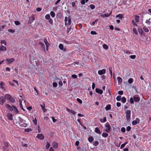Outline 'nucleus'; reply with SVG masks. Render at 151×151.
I'll return each instance as SVG.
<instances>
[{"instance_id": "nucleus-20", "label": "nucleus", "mask_w": 151, "mask_h": 151, "mask_svg": "<svg viewBox=\"0 0 151 151\" xmlns=\"http://www.w3.org/2000/svg\"><path fill=\"white\" fill-rule=\"evenodd\" d=\"M44 42L46 45L47 50V49L48 46L49 45V44L46 39H44Z\"/></svg>"}, {"instance_id": "nucleus-63", "label": "nucleus", "mask_w": 151, "mask_h": 151, "mask_svg": "<svg viewBox=\"0 0 151 151\" xmlns=\"http://www.w3.org/2000/svg\"><path fill=\"white\" fill-rule=\"evenodd\" d=\"M121 130L123 132H125V129L124 127H122L121 129Z\"/></svg>"}, {"instance_id": "nucleus-30", "label": "nucleus", "mask_w": 151, "mask_h": 151, "mask_svg": "<svg viewBox=\"0 0 151 151\" xmlns=\"http://www.w3.org/2000/svg\"><path fill=\"white\" fill-rule=\"evenodd\" d=\"M50 14L51 16L52 17V18L55 17V13H54V12L53 11H51V12H50Z\"/></svg>"}, {"instance_id": "nucleus-48", "label": "nucleus", "mask_w": 151, "mask_h": 151, "mask_svg": "<svg viewBox=\"0 0 151 151\" xmlns=\"http://www.w3.org/2000/svg\"><path fill=\"white\" fill-rule=\"evenodd\" d=\"M128 81L129 83H131L133 81V79L132 78H130L128 80Z\"/></svg>"}, {"instance_id": "nucleus-38", "label": "nucleus", "mask_w": 151, "mask_h": 151, "mask_svg": "<svg viewBox=\"0 0 151 151\" xmlns=\"http://www.w3.org/2000/svg\"><path fill=\"white\" fill-rule=\"evenodd\" d=\"M132 31L136 35L137 34V30L135 28H133L132 29Z\"/></svg>"}, {"instance_id": "nucleus-2", "label": "nucleus", "mask_w": 151, "mask_h": 151, "mask_svg": "<svg viewBox=\"0 0 151 151\" xmlns=\"http://www.w3.org/2000/svg\"><path fill=\"white\" fill-rule=\"evenodd\" d=\"M19 105L21 108L22 109V110H24V108H26V106H27L26 104H27L28 102L27 101L24 100L22 101V100L21 99H20L19 100Z\"/></svg>"}, {"instance_id": "nucleus-33", "label": "nucleus", "mask_w": 151, "mask_h": 151, "mask_svg": "<svg viewBox=\"0 0 151 151\" xmlns=\"http://www.w3.org/2000/svg\"><path fill=\"white\" fill-rule=\"evenodd\" d=\"M116 17H119V18L122 19L124 17L122 14H119L116 16Z\"/></svg>"}, {"instance_id": "nucleus-23", "label": "nucleus", "mask_w": 151, "mask_h": 151, "mask_svg": "<svg viewBox=\"0 0 151 151\" xmlns=\"http://www.w3.org/2000/svg\"><path fill=\"white\" fill-rule=\"evenodd\" d=\"M111 106L110 104H108L105 107V109L106 111L109 110L111 109Z\"/></svg>"}, {"instance_id": "nucleus-41", "label": "nucleus", "mask_w": 151, "mask_h": 151, "mask_svg": "<svg viewBox=\"0 0 151 151\" xmlns=\"http://www.w3.org/2000/svg\"><path fill=\"white\" fill-rule=\"evenodd\" d=\"M45 18L46 19L48 20L50 18V16L49 14H47L45 16Z\"/></svg>"}, {"instance_id": "nucleus-5", "label": "nucleus", "mask_w": 151, "mask_h": 151, "mask_svg": "<svg viewBox=\"0 0 151 151\" xmlns=\"http://www.w3.org/2000/svg\"><path fill=\"white\" fill-rule=\"evenodd\" d=\"M125 113L126 114V119L127 121L130 120V115L131 111L129 110H127L126 111Z\"/></svg>"}, {"instance_id": "nucleus-16", "label": "nucleus", "mask_w": 151, "mask_h": 151, "mask_svg": "<svg viewBox=\"0 0 151 151\" xmlns=\"http://www.w3.org/2000/svg\"><path fill=\"white\" fill-rule=\"evenodd\" d=\"M139 119L138 118H136L135 120L133 121L132 123V125H135L137 124V123L139 122Z\"/></svg>"}, {"instance_id": "nucleus-62", "label": "nucleus", "mask_w": 151, "mask_h": 151, "mask_svg": "<svg viewBox=\"0 0 151 151\" xmlns=\"http://www.w3.org/2000/svg\"><path fill=\"white\" fill-rule=\"evenodd\" d=\"M131 129V128L130 127L128 126L126 128V130L127 131H129Z\"/></svg>"}, {"instance_id": "nucleus-59", "label": "nucleus", "mask_w": 151, "mask_h": 151, "mask_svg": "<svg viewBox=\"0 0 151 151\" xmlns=\"http://www.w3.org/2000/svg\"><path fill=\"white\" fill-rule=\"evenodd\" d=\"M130 58L132 59H134L136 58V55H131L130 56Z\"/></svg>"}, {"instance_id": "nucleus-7", "label": "nucleus", "mask_w": 151, "mask_h": 151, "mask_svg": "<svg viewBox=\"0 0 151 151\" xmlns=\"http://www.w3.org/2000/svg\"><path fill=\"white\" fill-rule=\"evenodd\" d=\"M105 127L107 128V129L105 130V131L108 133L109 132L111 129V127L109 124H108L106 123L105 124Z\"/></svg>"}, {"instance_id": "nucleus-8", "label": "nucleus", "mask_w": 151, "mask_h": 151, "mask_svg": "<svg viewBox=\"0 0 151 151\" xmlns=\"http://www.w3.org/2000/svg\"><path fill=\"white\" fill-rule=\"evenodd\" d=\"M5 97L4 96H1L0 98V104L1 105H3L4 103L6 101Z\"/></svg>"}, {"instance_id": "nucleus-52", "label": "nucleus", "mask_w": 151, "mask_h": 151, "mask_svg": "<svg viewBox=\"0 0 151 151\" xmlns=\"http://www.w3.org/2000/svg\"><path fill=\"white\" fill-rule=\"evenodd\" d=\"M53 86L54 87H56L57 86L58 84L56 82H54L52 83Z\"/></svg>"}, {"instance_id": "nucleus-50", "label": "nucleus", "mask_w": 151, "mask_h": 151, "mask_svg": "<svg viewBox=\"0 0 151 151\" xmlns=\"http://www.w3.org/2000/svg\"><path fill=\"white\" fill-rule=\"evenodd\" d=\"M129 101L131 104H133L134 103L133 99L132 98H131L129 99Z\"/></svg>"}, {"instance_id": "nucleus-56", "label": "nucleus", "mask_w": 151, "mask_h": 151, "mask_svg": "<svg viewBox=\"0 0 151 151\" xmlns=\"http://www.w3.org/2000/svg\"><path fill=\"white\" fill-rule=\"evenodd\" d=\"M90 6L91 8L92 9H94L95 7V6H94V5L93 4H91L90 5Z\"/></svg>"}, {"instance_id": "nucleus-17", "label": "nucleus", "mask_w": 151, "mask_h": 151, "mask_svg": "<svg viewBox=\"0 0 151 151\" xmlns=\"http://www.w3.org/2000/svg\"><path fill=\"white\" fill-rule=\"evenodd\" d=\"M95 91L96 93L101 94H102L103 93V91L102 90L97 88L96 89Z\"/></svg>"}, {"instance_id": "nucleus-35", "label": "nucleus", "mask_w": 151, "mask_h": 151, "mask_svg": "<svg viewBox=\"0 0 151 151\" xmlns=\"http://www.w3.org/2000/svg\"><path fill=\"white\" fill-rule=\"evenodd\" d=\"M39 44L44 49H45V46L44 45V43L42 42H40L39 43Z\"/></svg>"}, {"instance_id": "nucleus-64", "label": "nucleus", "mask_w": 151, "mask_h": 151, "mask_svg": "<svg viewBox=\"0 0 151 151\" xmlns=\"http://www.w3.org/2000/svg\"><path fill=\"white\" fill-rule=\"evenodd\" d=\"M9 84L11 86H14V83L13 82L11 81H9Z\"/></svg>"}, {"instance_id": "nucleus-13", "label": "nucleus", "mask_w": 151, "mask_h": 151, "mask_svg": "<svg viewBox=\"0 0 151 151\" xmlns=\"http://www.w3.org/2000/svg\"><path fill=\"white\" fill-rule=\"evenodd\" d=\"M36 137L40 139L43 140L44 139V137L42 134H38L36 136Z\"/></svg>"}, {"instance_id": "nucleus-27", "label": "nucleus", "mask_w": 151, "mask_h": 151, "mask_svg": "<svg viewBox=\"0 0 151 151\" xmlns=\"http://www.w3.org/2000/svg\"><path fill=\"white\" fill-rule=\"evenodd\" d=\"M53 146L54 148H57L58 146V144L56 142H53Z\"/></svg>"}, {"instance_id": "nucleus-42", "label": "nucleus", "mask_w": 151, "mask_h": 151, "mask_svg": "<svg viewBox=\"0 0 151 151\" xmlns=\"http://www.w3.org/2000/svg\"><path fill=\"white\" fill-rule=\"evenodd\" d=\"M57 17L58 18L60 19L62 17L61 13L60 12L58 13L57 14Z\"/></svg>"}, {"instance_id": "nucleus-29", "label": "nucleus", "mask_w": 151, "mask_h": 151, "mask_svg": "<svg viewBox=\"0 0 151 151\" xmlns=\"http://www.w3.org/2000/svg\"><path fill=\"white\" fill-rule=\"evenodd\" d=\"M128 143V142H125L124 143H123V144H122L121 145V146L120 147V149H122L123 148H124V146H125V145H127V144Z\"/></svg>"}, {"instance_id": "nucleus-12", "label": "nucleus", "mask_w": 151, "mask_h": 151, "mask_svg": "<svg viewBox=\"0 0 151 151\" xmlns=\"http://www.w3.org/2000/svg\"><path fill=\"white\" fill-rule=\"evenodd\" d=\"M6 116L8 119L12 120L13 119V115L10 113H8L6 114Z\"/></svg>"}, {"instance_id": "nucleus-49", "label": "nucleus", "mask_w": 151, "mask_h": 151, "mask_svg": "<svg viewBox=\"0 0 151 151\" xmlns=\"http://www.w3.org/2000/svg\"><path fill=\"white\" fill-rule=\"evenodd\" d=\"M109 71H110V73L111 75V76H112V68L111 67H109Z\"/></svg>"}, {"instance_id": "nucleus-18", "label": "nucleus", "mask_w": 151, "mask_h": 151, "mask_svg": "<svg viewBox=\"0 0 151 151\" xmlns=\"http://www.w3.org/2000/svg\"><path fill=\"white\" fill-rule=\"evenodd\" d=\"M7 50L6 48L3 45H1L0 46V50L1 51H5Z\"/></svg>"}, {"instance_id": "nucleus-61", "label": "nucleus", "mask_w": 151, "mask_h": 151, "mask_svg": "<svg viewBox=\"0 0 151 151\" xmlns=\"http://www.w3.org/2000/svg\"><path fill=\"white\" fill-rule=\"evenodd\" d=\"M132 22L134 26H137V24L135 22L134 20H132Z\"/></svg>"}, {"instance_id": "nucleus-14", "label": "nucleus", "mask_w": 151, "mask_h": 151, "mask_svg": "<svg viewBox=\"0 0 151 151\" xmlns=\"http://www.w3.org/2000/svg\"><path fill=\"white\" fill-rule=\"evenodd\" d=\"M35 19V18L34 16L33 15H32L31 17H30L29 18V23H32L34 20Z\"/></svg>"}, {"instance_id": "nucleus-22", "label": "nucleus", "mask_w": 151, "mask_h": 151, "mask_svg": "<svg viewBox=\"0 0 151 151\" xmlns=\"http://www.w3.org/2000/svg\"><path fill=\"white\" fill-rule=\"evenodd\" d=\"M95 132L96 133L99 134H100L101 133L98 127H96L95 128Z\"/></svg>"}, {"instance_id": "nucleus-57", "label": "nucleus", "mask_w": 151, "mask_h": 151, "mask_svg": "<svg viewBox=\"0 0 151 151\" xmlns=\"http://www.w3.org/2000/svg\"><path fill=\"white\" fill-rule=\"evenodd\" d=\"M99 144V142L97 141H96L93 143V145L96 146L97 145Z\"/></svg>"}, {"instance_id": "nucleus-24", "label": "nucleus", "mask_w": 151, "mask_h": 151, "mask_svg": "<svg viewBox=\"0 0 151 151\" xmlns=\"http://www.w3.org/2000/svg\"><path fill=\"white\" fill-rule=\"evenodd\" d=\"M100 121L102 123H104L106 121V117H104V118L102 119H101L100 120Z\"/></svg>"}, {"instance_id": "nucleus-60", "label": "nucleus", "mask_w": 151, "mask_h": 151, "mask_svg": "<svg viewBox=\"0 0 151 151\" xmlns=\"http://www.w3.org/2000/svg\"><path fill=\"white\" fill-rule=\"evenodd\" d=\"M73 78H77V76L76 74H73L71 76Z\"/></svg>"}, {"instance_id": "nucleus-26", "label": "nucleus", "mask_w": 151, "mask_h": 151, "mask_svg": "<svg viewBox=\"0 0 151 151\" xmlns=\"http://www.w3.org/2000/svg\"><path fill=\"white\" fill-rule=\"evenodd\" d=\"M134 101L136 102H138L140 100L139 98L137 96L134 97Z\"/></svg>"}, {"instance_id": "nucleus-55", "label": "nucleus", "mask_w": 151, "mask_h": 151, "mask_svg": "<svg viewBox=\"0 0 151 151\" xmlns=\"http://www.w3.org/2000/svg\"><path fill=\"white\" fill-rule=\"evenodd\" d=\"M150 19H147L145 22L147 24H149V25H150Z\"/></svg>"}, {"instance_id": "nucleus-51", "label": "nucleus", "mask_w": 151, "mask_h": 151, "mask_svg": "<svg viewBox=\"0 0 151 151\" xmlns=\"http://www.w3.org/2000/svg\"><path fill=\"white\" fill-rule=\"evenodd\" d=\"M77 101L80 104H81L82 103V101L79 98H77Z\"/></svg>"}, {"instance_id": "nucleus-19", "label": "nucleus", "mask_w": 151, "mask_h": 151, "mask_svg": "<svg viewBox=\"0 0 151 151\" xmlns=\"http://www.w3.org/2000/svg\"><path fill=\"white\" fill-rule=\"evenodd\" d=\"M117 80L118 81V84L120 85L122 81V79L120 77H117Z\"/></svg>"}, {"instance_id": "nucleus-10", "label": "nucleus", "mask_w": 151, "mask_h": 151, "mask_svg": "<svg viewBox=\"0 0 151 151\" xmlns=\"http://www.w3.org/2000/svg\"><path fill=\"white\" fill-rule=\"evenodd\" d=\"M6 108L9 111H12L13 110V106H11L9 104H6L5 105Z\"/></svg>"}, {"instance_id": "nucleus-46", "label": "nucleus", "mask_w": 151, "mask_h": 151, "mask_svg": "<svg viewBox=\"0 0 151 151\" xmlns=\"http://www.w3.org/2000/svg\"><path fill=\"white\" fill-rule=\"evenodd\" d=\"M138 31L141 34H142L143 32V30L141 28H139Z\"/></svg>"}, {"instance_id": "nucleus-58", "label": "nucleus", "mask_w": 151, "mask_h": 151, "mask_svg": "<svg viewBox=\"0 0 151 151\" xmlns=\"http://www.w3.org/2000/svg\"><path fill=\"white\" fill-rule=\"evenodd\" d=\"M14 23L16 25H18L20 24V22L17 21H15Z\"/></svg>"}, {"instance_id": "nucleus-43", "label": "nucleus", "mask_w": 151, "mask_h": 151, "mask_svg": "<svg viewBox=\"0 0 151 151\" xmlns=\"http://www.w3.org/2000/svg\"><path fill=\"white\" fill-rule=\"evenodd\" d=\"M32 121L35 125L37 124V120L36 118L35 117V118H33Z\"/></svg>"}, {"instance_id": "nucleus-45", "label": "nucleus", "mask_w": 151, "mask_h": 151, "mask_svg": "<svg viewBox=\"0 0 151 151\" xmlns=\"http://www.w3.org/2000/svg\"><path fill=\"white\" fill-rule=\"evenodd\" d=\"M121 97L120 96H117L116 97V99L117 101H120L121 99Z\"/></svg>"}, {"instance_id": "nucleus-3", "label": "nucleus", "mask_w": 151, "mask_h": 151, "mask_svg": "<svg viewBox=\"0 0 151 151\" xmlns=\"http://www.w3.org/2000/svg\"><path fill=\"white\" fill-rule=\"evenodd\" d=\"M5 97L7 100L10 102L13 103L15 101L14 99L8 94H6L5 95Z\"/></svg>"}, {"instance_id": "nucleus-31", "label": "nucleus", "mask_w": 151, "mask_h": 151, "mask_svg": "<svg viewBox=\"0 0 151 151\" xmlns=\"http://www.w3.org/2000/svg\"><path fill=\"white\" fill-rule=\"evenodd\" d=\"M93 138L92 137H90L88 138V140L89 142H91L93 141Z\"/></svg>"}, {"instance_id": "nucleus-28", "label": "nucleus", "mask_w": 151, "mask_h": 151, "mask_svg": "<svg viewBox=\"0 0 151 151\" xmlns=\"http://www.w3.org/2000/svg\"><path fill=\"white\" fill-rule=\"evenodd\" d=\"M139 16L136 15L135 17V19L136 22H139Z\"/></svg>"}, {"instance_id": "nucleus-21", "label": "nucleus", "mask_w": 151, "mask_h": 151, "mask_svg": "<svg viewBox=\"0 0 151 151\" xmlns=\"http://www.w3.org/2000/svg\"><path fill=\"white\" fill-rule=\"evenodd\" d=\"M13 111H14L15 113L16 114H18L19 113V111L15 106H13Z\"/></svg>"}, {"instance_id": "nucleus-34", "label": "nucleus", "mask_w": 151, "mask_h": 151, "mask_svg": "<svg viewBox=\"0 0 151 151\" xmlns=\"http://www.w3.org/2000/svg\"><path fill=\"white\" fill-rule=\"evenodd\" d=\"M102 135L103 137H106L108 136V134L107 133L103 132L102 134Z\"/></svg>"}, {"instance_id": "nucleus-54", "label": "nucleus", "mask_w": 151, "mask_h": 151, "mask_svg": "<svg viewBox=\"0 0 151 151\" xmlns=\"http://www.w3.org/2000/svg\"><path fill=\"white\" fill-rule=\"evenodd\" d=\"M5 147L7 148L9 147V144L8 142H5L4 143Z\"/></svg>"}, {"instance_id": "nucleus-47", "label": "nucleus", "mask_w": 151, "mask_h": 151, "mask_svg": "<svg viewBox=\"0 0 151 151\" xmlns=\"http://www.w3.org/2000/svg\"><path fill=\"white\" fill-rule=\"evenodd\" d=\"M50 146V143L48 142H47L46 145V148L47 149H48Z\"/></svg>"}, {"instance_id": "nucleus-1", "label": "nucleus", "mask_w": 151, "mask_h": 151, "mask_svg": "<svg viewBox=\"0 0 151 151\" xmlns=\"http://www.w3.org/2000/svg\"><path fill=\"white\" fill-rule=\"evenodd\" d=\"M18 120H19V121L17 123H18L19 124L20 126L23 127H25L26 126L27 124L24 122H25V120L20 118V117H18Z\"/></svg>"}, {"instance_id": "nucleus-15", "label": "nucleus", "mask_w": 151, "mask_h": 151, "mask_svg": "<svg viewBox=\"0 0 151 151\" xmlns=\"http://www.w3.org/2000/svg\"><path fill=\"white\" fill-rule=\"evenodd\" d=\"M71 24V19L70 17H68V20L67 22L65 23V25H70Z\"/></svg>"}, {"instance_id": "nucleus-40", "label": "nucleus", "mask_w": 151, "mask_h": 151, "mask_svg": "<svg viewBox=\"0 0 151 151\" xmlns=\"http://www.w3.org/2000/svg\"><path fill=\"white\" fill-rule=\"evenodd\" d=\"M142 28L145 32H149V30L146 27H143Z\"/></svg>"}, {"instance_id": "nucleus-44", "label": "nucleus", "mask_w": 151, "mask_h": 151, "mask_svg": "<svg viewBox=\"0 0 151 151\" xmlns=\"http://www.w3.org/2000/svg\"><path fill=\"white\" fill-rule=\"evenodd\" d=\"M110 14H105L104 15H101V16L102 17H108L109 16Z\"/></svg>"}, {"instance_id": "nucleus-6", "label": "nucleus", "mask_w": 151, "mask_h": 151, "mask_svg": "<svg viewBox=\"0 0 151 151\" xmlns=\"http://www.w3.org/2000/svg\"><path fill=\"white\" fill-rule=\"evenodd\" d=\"M6 85L5 83L1 82L0 83V87L2 89L3 91H5L6 89Z\"/></svg>"}, {"instance_id": "nucleus-36", "label": "nucleus", "mask_w": 151, "mask_h": 151, "mask_svg": "<svg viewBox=\"0 0 151 151\" xmlns=\"http://www.w3.org/2000/svg\"><path fill=\"white\" fill-rule=\"evenodd\" d=\"M48 22H49V23L51 25H53V22L52 19L51 18H50V19H48Z\"/></svg>"}, {"instance_id": "nucleus-39", "label": "nucleus", "mask_w": 151, "mask_h": 151, "mask_svg": "<svg viewBox=\"0 0 151 151\" xmlns=\"http://www.w3.org/2000/svg\"><path fill=\"white\" fill-rule=\"evenodd\" d=\"M103 48L105 49H107L108 48V46L106 44H104L103 45Z\"/></svg>"}, {"instance_id": "nucleus-4", "label": "nucleus", "mask_w": 151, "mask_h": 151, "mask_svg": "<svg viewBox=\"0 0 151 151\" xmlns=\"http://www.w3.org/2000/svg\"><path fill=\"white\" fill-rule=\"evenodd\" d=\"M15 60L14 58H7L5 60L6 64L9 65L11 64Z\"/></svg>"}, {"instance_id": "nucleus-37", "label": "nucleus", "mask_w": 151, "mask_h": 151, "mask_svg": "<svg viewBox=\"0 0 151 151\" xmlns=\"http://www.w3.org/2000/svg\"><path fill=\"white\" fill-rule=\"evenodd\" d=\"M126 98L124 97H122V102L123 103H124L126 102Z\"/></svg>"}, {"instance_id": "nucleus-25", "label": "nucleus", "mask_w": 151, "mask_h": 151, "mask_svg": "<svg viewBox=\"0 0 151 151\" xmlns=\"http://www.w3.org/2000/svg\"><path fill=\"white\" fill-rule=\"evenodd\" d=\"M1 43L2 45H6V42L4 40H1Z\"/></svg>"}, {"instance_id": "nucleus-9", "label": "nucleus", "mask_w": 151, "mask_h": 151, "mask_svg": "<svg viewBox=\"0 0 151 151\" xmlns=\"http://www.w3.org/2000/svg\"><path fill=\"white\" fill-rule=\"evenodd\" d=\"M66 109L67 110V111L69 112V113L70 114V115H74L76 113V112L75 111L69 109L68 108H66Z\"/></svg>"}, {"instance_id": "nucleus-53", "label": "nucleus", "mask_w": 151, "mask_h": 151, "mask_svg": "<svg viewBox=\"0 0 151 151\" xmlns=\"http://www.w3.org/2000/svg\"><path fill=\"white\" fill-rule=\"evenodd\" d=\"M32 131V129H25V132H30Z\"/></svg>"}, {"instance_id": "nucleus-32", "label": "nucleus", "mask_w": 151, "mask_h": 151, "mask_svg": "<svg viewBox=\"0 0 151 151\" xmlns=\"http://www.w3.org/2000/svg\"><path fill=\"white\" fill-rule=\"evenodd\" d=\"M59 47L61 50H63L64 48L63 45L62 44H60L59 45Z\"/></svg>"}, {"instance_id": "nucleus-11", "label": "nucleus", "mask_w": 151, "mask_h": 151, "mask_svg": "<svg viewBox=\"0 0 151 151\" xmlns=\"http://www.w3.org/2000/svg\"><path fill=\"white\" fill-rule=\"evenodd\" d=\"M106 72V70L105 69H103L101 70H99L98 71V73L99 75H101L105 73Z\"/></svg>"}]
</instances>
